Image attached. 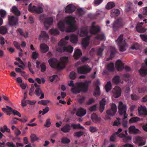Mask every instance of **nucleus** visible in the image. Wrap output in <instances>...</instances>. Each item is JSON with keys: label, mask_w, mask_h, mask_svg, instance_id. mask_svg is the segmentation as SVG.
I'll return each instance as SVG.
<instances>
[{"label": "nucleus", "mask_w": 147, "mask_h": 147, "mask_svg": "<svg viewBox=\"0 0 147 147\" xmlns=\"http://www.w3.org/2000/svg\"><path fill=\"white\" fill-rule=\"evenodd\" d=\"M75 22V18L71 16H69L66 17L64 20H61L59 21L57 26L62 32H73L77 28Z\"/></svg>", "instance_id": "obj_1"}, {"label": "nucleus", "mask_w": 147, "mask_h": 147, "mask_svg": "<svg viewBox=\"0 0 147 147\" xmlns=\"http://www.w3.org/2000/svg\"><path fill=\"white\" fill-rule=\"evenodd\" d=\"M70 38V41L73 43H76L78 40V36L72 34L69 36H66L64 38H62L58 43L56 51L59 52L65 51L72 53L74 50L73 47L70 45L65 46L68 43V40Z\"/></svg>", "instance_id": "obj_2"}, {"label": "nucleus", "mask_w": 147, "mask_h": 147, "mask_svg": "<svg viewBox=\"0 0 147 147\" xmlns=\"http://www.w3.org/2000/svg\"><path fill=\"white\" fill-rule=\"evenodd\" d=\"M100 30V27L96 25L95 23L93 22L92 23L90 28H89L88 27H84L78 31V34H79L80 36H86L82 40V45L83 48H86L89 43V37L87 36L88 31L91 34H94L99 32Z\"/></svg>", "instance_id": "obj_3"}, {"label": "nucleus", "mask_w": 147, "mask_h": 147, "mask_svg": "<svg viewBox=\"0 0 147 147\" xmlns=\"http://www.w3.org/2000/svg\"><path fill=\"white\" fill-rule=\"evenodd\" d=\"M90 81H86L84 82H77L74 84V82L71 80L68 82V85L72 87L71 91L74 94H77L80 92H85L88 88L89 85L90 83Z\"/></svg>", "instance_id": "obj_4"}, {"label": "nucleus", "mask_w": 147, "mask_h": 147, "mask_svg": "<svg viewBox=\"0 0 147 147\" xmlns=\"http://www.w3.org/2000/svg\"><path fill=\"white\" fill-rule=\"evenodd\" d=\"M123 35L121 34L116 40L119 47V51L121 52L125 51L128 47V45L125 42V40H123Z\"/></svg>", "instance_id": "obj_5"}, {"label": "nucleus", "mask_w": 147, "mask_h": 147, "mask_svg": "<svg viewBox=\"0 0 147 147\" xmlns=\"http://www.w3.org/2000/svg\"><path fill=\"white\" fill-rule=\"evenodd\" d=\"M118 108L119 112L120 115H123L125 118L127 117L126 114V112L127 110V105L123 104L121 102H119V103Z\"/></svg>", "instance_id": "obj_6"}, {"label": "nucleus", "mask_w": 147, "mask_h": 147, "mask_svg": "<svg viewBox=\"0 0 147 147\" xmlns=\"http://www.w3.org/2000/svg\"><path fill=\"white\" fill-rule=\"evenodd\" d=\"M69 59L67 57H61L58 62V69H61L64 68L65 65L68 62Z\"/></svg>", "instance_id": "obj_7"}, {"label": "nucleus", "mask_w": 147, "mask_h": 147, "mask_svg": "<svg viewBox=\"0 0 147 147\" xmlns=\"http://www.w3.org/2000/svg\"><path fill=\"white\" fill-rule=\"evenodd\" d=\"M92 68L87 65H84L78 67L77 70L78 73L85 74L89 73L92 70Z\"/></svg>", "instance_id": "obj_8"}, {"label": "nucleus", "mask_w": 147, "mask_h": 147, "mask_svg": "<svg viewBox=\"0 0 147 147\" xmlns=\"http://www.w3.org/2000/svg\"><path fill=\"white\" fill-rule=\"evenodd\" d=\"M32 4L30 3L28 7V10L29 11L35 13H42L43 11V9L41 7H36L35 6H31Z\"/></svg>", "instance_id": "obj_9"}, {"label": "nucleus", "mask_w": 147, "mask_h": 147, "mask_svg": "<svg viewBox=\"0 0 147 147\" xmlns=\"http://www.w3.org/2000/svg\"><path fill=\"white\" fill-rule=\"evenodd\" d=\"M55 19V17L54 16L48 17L45 18L44 22L45 26L47 28H49L53 24V21Z\"/></svg>", "instance_id": "obj_10"}, {"label": "nucleus", "mask_w": 147, "mask_h": 147, "mask_svg": "<svg viewBox=\"0 0 147 147\" xmlns=\"http://www.w3.org/2000/svg\"><path fill=\"white\" fill-rule=\"evenodd\" d=\"M117 111V106L114 104L112 103L111 106V109L108 110L106 111L108 117L114 116Z\"/></svg>", "instance_id": "obj_11"}, {"label": "nucleus", "mask_w": 147, "mask_h": 147, "mask_svg": "<svg viewBox=\"0 0 147 147\" xmlns=\"http://www.w3.org/2000/svg\"><path fill=\"white\" fill-rule=\"evenodd\" d=\"M144 62L145 64H142L139 71L140 75L142 76H145L147 74V58L145 60Z\"/></svg>", "instance_id": "obj_12"}, {"label": "nucleus", "mask_w": 147, "mask_h": 147, "mask_svg": "<svg viewBox=\"0 0 147 147\" xmlns=\"http://www.w3.org/2000/svg\"><path fill=\"white\" fill-rule=\"evenodd\" d=\"M133 142L138 146H143L146 144V141L143 138L138 136L133 139Z\"/></svg>", "instance_id": "obj_13"}, {"label": "nucleus", "mask_w": 147, "mask_h": 147, "mask_svg": "<svg viewBox=\"0 0 147 147\" xmlns=\"http://www.w3.org/2000/svg\"><path fill=\"white\" fill-rule=\"evenodd\" d=\"M138 113L139 116H145L147 115V110L144 105H141L138 107Z\"/></svg>", "instance_id": "obj_14"}, {"label": "nucleus", "mask_w": 147, "mask_h": 147, "mask_svg": "<svg viewBox=\"0 0 147 147\" xmlns=\"http://www.w3.org/2000/svg\"><path fill=\"white\" fill-rule=\"evenodd\" d=\"M48 62L51 67L58 69V66H59L58 61L56 59H50L49 60Z\"/></svg>", "instance_id": "obj_15"}, {"label": "nucleus", "mask_w": 147, "mask_h": 147, "mask_svg": "<svg viewBox=\"0 0 147 147\" xmlns=\"http://www.w3.org/2000/svg\"><path fill=\"white\" fill-rule=\"evenodd\" d=\"M8 20L9 24L11 26H13L16 24L18 22V19L17 17L14 16H9Z\"/></svg>", "instance_id": "obj_16"}, {"label": "nucleus", "mask_w": 147, "mask_h": 147, "mask_svg": "<svg viewBox=\"0 0 147 147\" xmlns=\"http://www.w3.org/2000/svg\"><path fill=\"white\" fill-rule=\"evenodd\" d=\"M128 132L130 134H137L140 133V130L136 128L134 125L131 126L128 128Z\"/></svg>", "instance_id": "obj_17"}, {"label": "nucleus", "mask_w": 147, "mask_h": 147, "mask_svg": "<svg viewBox=\"0 0 147 147\" xmlns=\"http://www.w3.org/2000/svg\"><path fill=\"white\" fill-rule=\"evenodd\" d=\"M114 96L115 98H117L120 96L121 94V90L119 87L116 86L113 91Z\"/></svg>", "instance_id": "obj_18"}, {"label": "nucleus", "mask_w": 147, "mask_h": 147, "mask_svg": "<svg viewBox=\"0 0 147 147\" xmlns=\"http://www.w3.org/2000/svg\"><path fill=\"white\" fill-rule=\"evenodd\" d=\"M75 7L73 4L68 5L65 9V12L67 13H71L74 11Z\"/></svg>", "instance_id": "obj_19"}, {"label": "nucleus", "mask_w": 147, "mask_h": 147, "mask_svg": "<svg viewBox=\"0 0 147 147\" xmlns=\"http://www.w3.org/2000/svg\"><path fill=\"white\" fill-rule=\"evenodd\" d=\"M49 38L48 34L45 31H42L39 36L38 39L41 41L42 40H45Z\"/></svg>", "instance_id": "obj_20"}, {"label": "nucleus", "mask_w": 147, "mask_h": 147, "mask_svg": "<svg viewBox=\"0 0 147 147\" xmlns=\"http://www.w3.org/2000/svg\"><path fill=\"white\" fill-rule=\"evenodd\" d=\"M115 67L117 70L119 71H121L124 68L123 64L120 60H118L116 61Z\"/></svg>", "instance_id": "obj_21"}, {"label": "nucleus", "mask_w": 147, "mask_h": 147, "mask_svg": "<svg viewBox=\"0 0 147 147\" xmlns=\"http://www.w3.org/2000/svg\"><path fill=\"white\" fill-rule=\"evenodd\" d=\"M100 84V83L99 80H97L94 84L95 85L96 87L94 92V94L95 95H99L100 94L99 87L98 86V85Z\"/></svg>", "instance_id": "obj_22"}, {"label": "nucleus", "mask_w": 147, "mask_h": 147, "mask_svg": "<svg viewBox=\"0 0 147 147\" xmlns=\"http://www.w3.org/2000/svg\"><path fill=\"white\" fill-rule=\"evenodd\" d=\"M86 113V111L85 109L82 108H80L78 109L76 114L78 116L82 117L85 115Z\"/></svg>", "instance_id": "obj_23"}, {"label": "nucleus", "mask_w": 147, "mask_h": 147, "mask_svg": "<svg viewBox=\"0 0 147 147\" xmlns=\"http://www.w3.org/2000/svg\"><path fill=\"white\" fill-rule=\"evenodd\" d=\"M71 130V128L69 125L66 124L60 128V130L62 132L66 133L69 132Z\"/></svg>", "instance_id": "obj_24"}, {"label": "nucleus", "mask_w": 147, "mask_h": 147, "mask_svg": "<svg viewBox=\"0 0 147 147\" xmlns=\"http://www.w3.org/2000/svg\"><path fill=\"white\" fill-rule=\"evenodd\" d=\"M35 93L37 96H40L39 97L40 98L42 99L44 98V94L42 92L39 88H36L35 92Z\"/></svg>", "instance_id": "obj_25"}, {"label": "nucleus", "mask_w": 147, "mask_h": 147, "mask_svg": "<svg viewBox=\"0 0 147 147\" xmlns=\"http://www.w3.org/2000/svg\"><path fill=\"white\" fill-rule=\"evenodd\" d=\"M122 26L121 20H119L113 23V29L115 30V29L117 28H119Z\"/></svg>", "instance_id": "obj_26"}, {"label": "nucleus", "mask_w": 147, "mask_h": 147, "mask_svg": "<svg viewBox=\"0 0 147 147\" xmlns=\"http://www.w3.org/2000/svg\"><path fill=\"white\" fill-rule=\"evenodd\" d=\"M143 24V23L142 22L140 23V24H138L136 26V29L137 31L140 33H142L144 32L146 29L143 28L142 27Z\"/></svg>", "instance_id": "obj_27"}, {"label": "nucleus", "mask_w": 147, "mask_h": 147, "mask_svg": "<svg viewBox=\"0 0 147 147\" xmlns=\"http://www.w3.org/2000/svg\"><path fill=\"white\" fill-rule=\"evenodd\" d=\"M106 100L104 98L102 99L100 101L99 107V111L101 113H102L104 111L105 106V105Z\"/></svg>", "instance_id": "obj_28"}, {"label": "nucleus", "mask_w": 147, "mask_h": 147, "mask_svg": "<svg viewBox=\"0 0 147 147\" xmlns=\"http://www.w3.org/2000/svg\"><path fill=\"white\" fill-rule=\"evenodd\" d=\"M40 49L41 52L43 53L47 52L49 50V47L44 43H42L40 45Z\"/></svg>", "instance_id": "obj_29"}, {"label": "nucleus", "mask_w": 147, "mask_h": 147, "mask_svg": "<svg viewBox=\"0 0 147 147\" xmlns=\"http://www.w3.org/2000/svg\"><path fill=\"white\" fill-rule=\"evenodd\" d=\"M17 33L18 35H21L25 38L27 37L28 36V32L24 33L23 30L21 28H19L17 30Z\"/></svg>", "instance_id": "obj_30"}, {"label": "nucleus", "mask_w": 147, "mask_h": 147, "mask_svg": "<svg viewBox=\"0 0 147 147\" xmlns=\"http://www.w3.org/2000/svg\"><path fill=\"white\" fill-rule=\"evenodd\" d=\"M118 136L120 138H123V141L125 142H127L128 140H131V137L125 136L123 134H119L118 135Z\"/></svg>", "instance_id": "obj_31"}, {"label": "nucleus", "mask_w": 147, "mask_h": 147, "mask_svg": "<svg viewBox=\"0 0 147 147\" xmlns=\"http://www.w3.org/2000/svg\"><path fill=\"white\" fill-rule=\"evenodd\" d=\"M13 44L14 46L16 48L19 50V55L20 56H22V55L23 51L22 50L20 49L19 43L17 41H14L13 42Z\"/></svg>", "instance_id": "obj_32"}, {"label": "nucleus", "mask_w": 147, "mask_h": 147, "mask_svg": "<svg viewBox=\"0 0 147 147\" xmlns=\"http://www.w3.org/2000/svg\"><path fill=\"white\" fill-rule=\"evenodd\" d=\"M82 52L81 50L78 49L75 50L74 57L75 59H78L81 56Z\"/></svg>", "instance_id": "obj_33"}, {"label": "nucleus", "mask_w": 147, "mask_h": 147, "mask_svg": "<svg viewBox=\"0 0 147 147\" xmlns=\"http://www.w3.org/2000/svg\"><path fill=\"white\" fill-rule=\"evenodd\" d=\"M91 118L92 121L94 122H98L100 121V118L95 114H92L91 116Z\"/></svg>", "instance_id": "obj_34"}, {"label": "nucleus", "mask_w": 147, "mask_h": 147, "mask_svg": "<svg viewBox=\"0 0 147 147\" xmlns=\"http://www.w3.org/2000/svg\"><path fill=\"white\" fill-rule=\"evenodd\" d=\"M142 119H141L137 117H133L130 118L129 120V122L131 123H136L138 121H141Z\"/></svg>", "instance_id": "obj_35"}, {"label": "nucleus", "mask_w": 147, "mask_h": 147, "mask_svg": "<svg viewBox=\"0 0 147 147\" xmlns=\"http://www.w3.org/2000/svg\"><path fill=\"white\" fill-rule=\"evenodd\" d=\"M49 34L53 35H57L59 34V32L57 28L52 29L49 32Z\"/></svg>", "instance_id": "obj_36"}, {"label": "nucleus", "mask_w": 147, "mask_h": 147, "mask_svg": "<svg viewBox=\"0 0 147 147\" xmlns=\"http://www.w3.org/2000/svg\"><path fill=\"white\" fill-rule=\"evenodd\" d=\"M11 11L12 12L18 16L20 15V12L19 11L17 7L16 6L13 7L11 8Z\"/></svg>", "instance_id": "obj_37"}, {"label": "nucleus", "mask_w": 147, "mask_h": 147, "mask_svg": "<svg viewBox=\"0 0 147 147\" xmlns=\"http://www.w3.org/2000/svg\"><path fill=\"white\" fill-rule=\"evenodd\" d=\"M71 126L74 129H84V127L81 126L79 124H72L71 125Z\"/></svg>", "instance_id": "obj_38"}, {"label": "nucleus", "mask_w": 147, "mask_h": 147, "mask_svg": "<svg viewBox=\"0 0 147 147\" xmlns=\"http://www.w3.org/2000/svg\"><path fill=\"white\" fill-rule=\"evenodd\" d=\"M0 131L2 133L7 132L8 133H10V130L7 127L6 125H4L3 127H1L0 129Z\"/></svg>", "instance_id": "obj_39"}, {"label": "nucleus", "mask_w": 147, "mask_h": 147, "mask_svg": "<svg viewBox=\"0 0 147 147\" xmlns=\"http://www.w3.org/2000/svg\"><path fill=\"white\" fill-rule=\"evenodd\" d=\"M17 61H18L19 63L22 64V65H18V67L22 68V69H24L25 67V65L24 64L23 61L21 60L20 58H17L16 59Z\"/></svg>", "instance_id": "obj_40"}, {"label": "nucleus", "mask_w": 147, "mask_h": 147, "mask_svg": "<svg viewBox=\"0 0 147 147\" xmlns=\"http://www.w3.org/2000/svg\"><path fill=\"white\" fill-rule=\"evenodd\" d=\"M7 30L5 27L3 26L0 27V33L1 34H5L7 33Z\"/></svg>", "instance_id": "obj_41"}, {"label": "nucleus", "mask_w": 147, "mask_h": 147, "mask_svg": "<svg viewBox=\"0 0 147 147\" xmlns=\"http://www.w3.org/2000/svg\"><path fill=\"white\" fill-rule=\"evenodd\" d=\"M115 4L113 2H109L107 3L106 8L107 9H110L115 6Z\"/></svg>", "instance_id": "obj_42"}, {"label": "nucleus", "mask_w": 147, "mask_h": 147, "mask_svg": "<svg viewBox=\"0 0 147 147\" xmlns=\"http://www.w3.org/2000/svg\"><path fill=\"white\" fill-rule=\"evenodd\" d=\"M95 39L98 40H105V38L104 35L101 33L98 34V36Z\"/></svg>", "instance_id": "obj_43"}, {"label": "nucleus", "mask_w": 147, "mask_h": 147, "mask_svg": "<svg viewBox=\"0 0 147 147\" xmlns=\"http://www.w3.org/2000/svg\"><path fill=\"white\" fill-rule=\"evenodd\" d=\"M105 88L107 92H109L111 89V83L110 82H107L105 86Z\"/></svg>", "instance_id": "obj_44"}, {"label": "nucleus", "mask_w": 147, "mask_h": 147, "mask_svg": "<svg viewBox=\"0 0 147 147\" xmlns=\"http://www.w3.org/2000/svg\"><path fill=\"white\" fill-rule=\"evenodd\" d=\"M110 51L111 53L110 54V58L109 59H111L113 57V55L116 52L117 50L114 47H111L110 48Z\"/></svg>", "instance_id": "obj_45"}, {"label": "nucleus", "mask_w": 147, "mask_h": 147, "mask_svg": "<svg viewBox=\"0 0 147 147\" xmlns=\"http://www.w3.org/2000/svg\"><path fill=\"white\" fill-rule=\"evenodd\" d=\"M107 68L109 71H113L114 69V64L112 63L109 64L107 66Z\"/></svg>", "instance_id": "obj_46"}, {"label": "nucleus", "mask_w": 147, "mask_h": 147, "mask_svg": "<svg viewBox=\"0 0 147 147\" xmlns=\"http://www.w3.org/2000/svg\"><path fill=\"white\" fill-rule=\"evenodd\" d=\"M120 80L119 77L117 76H116L114 77L113 79V82L115 84L118 83Z\"/></svg>", "instance_id": "obj_47"}, {"label": "nucleus", "mask_w": 147, "mask_h": 147, "mask_svg": "<svg viewBox=\"0 0 147 147\" xmlns=\"http://www.w3.org/2000/svg\"><path fill=\"white\" fill-rule=\"evenodd\" d=\"M104 47L103 46H102L101 47L99 48L97 50V53L98 55L99 56H101V53L104 49Z\"/></svg>", "instance_id": "obj_48"}, {"label": "nucleus", "mask_w": 147, "mask_h": 147, "mask_svg": "<svg viewBox=\"0 0 147 147\" xmlns=\"http://www.w3.org/2000/svg\"><path fill=\"white\" fill-rule=\"evenodd\" d=\"M139 47V45L137 43L133 44L132 46L131 47L130 49L132 50H138Z\"/></svg>", "instance_id": "obj_49"}, {"label": "nucleus", "mask_w": 147, "mask_h": 147, "mask_svg": "<svg viewBox=\"0 0 147 147\" xmlns=\"http://www.w3.org/2000/svg\"><path fill=\"white\" fill-rule=\"evenodd\" d=\"M50 102V101L48 100H42L41 101H39L38 102V104H41L43 105H46L49 103Z\"/></svg>", "instance_id": "obj_50"}, {"label": "nucleus", "mask_w": 147, "mask_h": 147, "mask_svg": "<svg viewBox=\"0 0 147 147\" xmlns=\"http://www.w3.org/2000/svg\"><path fill=\"white\" fill-rule=\"evenodd\" d=\"M125 118L122 119V124L124 127L127 128L128 126V122L125 119Z\"/></svg>", "instance_id": "obj_51"}, {"label": "nucleus", "mask_w": 147, "mask_h": 147, "mask_svg": "<svg viewBox=\"0 0 147 147\" xmlns=\"http://www.w3.org/2000/svg\"><path fill=\"white\" fill-rule=\"evenodd\" d=\"M51 125V123L50 121V119L49 118H48L47 119L45 122V125L46 127H49Z\"/></svg>", "instance_id": "obj_52"}, {"label": "nucleus", "mask_w": 147, "mask_h": 147, "mask_svg": "<svg viewBox=\"0 0 147 147\" xmlns=\"http://www.w3.org/2000/svg\"><path fill=\"white\" fill-rule=\"evenodd\" d=\"M30 138L32 142H34V141L37 140L38 139L36 135L35 134H31Z\"/></svg>", "instance_id": "obj_53"}, {"label": "nucleus", "mask_w": 147, "mask_h": 147, "mask_svg": "<svg viewBox=\"0 0 147 147\" xmlns=\"http://www.w3.org/2000/svg\"><path fill=\"white\" fill-rule=\"evenodd\" d=\"M27 66L30 72L32 74H33L34 73V72L32 68L30 62H28Z\"/></svg>", "instance_id": "obj_54"}, {"label": "nucleus", "mask_w": 147, "mask_h": 147, "mask_svg": "<svg viewBox=\"0 0 147 147\" xmlns=\"http://www.w3.org/2000/svg\"><path fill=\"white\" fill-rule=\"evenodd\" d=\"M83 134L82 131H78L75 133L74 135L75 136L77 137H79L81 136Z\"/></svg>", "instance_id": "obj_55"}, {"label": "nucleus", "mask_w": 147, "mask_h": 147, "mask_svg": "<svg viewBox=\"0 0 147 147\" xmlns=\"http://www.w3.org/2000/svg\"><path fill=\"white\" fill-rule=\"evenodd\" d=\"M41 71L42 72L45 71L46 69V65L44 63H42L40 65Z\"/></svg>", "instance_id": "obj_56"}, {"label": "nucleus", "mask_w": 147, "mask_h": 147, "mask_svg": "<svg viewBox=\"0 0 147 147\" xmlns=\"http://www.w3.org/2000/svg\"><path fill=\"white\" fill-rule=\"evenodd\" d=\"M0 15L2 17H4L6 16V12L3 9L0 10Z\"/></svg>", "instance_id": "obj_57"}, {"label": "nucleus", "mask_w": 147, "mask_h": 147, "mask_svg": "<svg viewBox=\"0 0 147 147\" xmlns=\"http://www.w3.org/2000/svg\"><path fill=\"white\" fill-rule=\"evenodd\" d=\"M76 73L74 72H71L70 73L69 75V77L70 79H74L76 77Z\"/></svg>", "instance_id": "obj_58"}, {"label": "nucleus", "mask_w": 147, "mask_h": 147, "mask_svg": "<svg viewBox=\"0 0 147 147\" xmlns=\"http://www.w3.org/2000/svg\"><path fill=\"white\" fill-rule=\"evenodd\" d=\"M140 36L143 41L145 42H147V35L144 34H140Z\"/></svg>", "instance_id": "obj_59"}, {"label": "nucleus", "mask_w": 147, "mask_h": 147, "mask_svg": "<svg viewBox=\"0 0 147 147\" xmlns=\"http://www.w3.org/2000/svg\"><path fill=\"white\" fill-rule=\"evenodd\" d=\"M103 0H94V4L95 6H98L100 4Z\"/></svg>", "instance_id": "obj_60"}, {"label": "nucleus", "mask_w": 147, "mask_h": 147, "mask_svg": "<svg viewBox=\"0 0 147 147\" xmlns=\"http://www.w3.org/2000/svg\"><path fill=\"white\" fill-rule=\"evenodd\" d=\"M69 142V140L67 138H63L61 140V142L63 143H68Z\"/></svg>", "instance_id": "obj_61"}, {"label": "nucleus", "mask_w": 147, "mask_h": 147, "mask_svg": "<svg viewBox=\"0 0 147 147\" xmlns=\"http://www.w3.org/2000/svg\"><path fill=\"white\" fill-rule=\"evenodd\" d=\"M38 56V54L36 52H33L32 54V57L34 59H36Z\"/></svg>", "instance_id": "obj_62"}, {"label": "nucleus", "mask_w": 147, "mask_h": 147, "mask_svg": "<svg viewBox=\"0 0 147 147\" xmlns=\"http://www.w3.org/2000/svg\"><path fill=\"white\" fill-rule=\"evenodd\" d=\"M12 112L14 115H18L19 117L21 116V115L20 113L15 110H13Z\"/></svg>", "instance_id": "obj_63"}, {"label": "nucleus", "mask_w": 147, "mask_h": 147, "mask_svg": "<svg viewBox=\"0 0 147 147\" xmlns=\"http://www.w3.org/2000/svg\"><path fill=\"white\" fill-rule=\"evenodd\" d=\"M120 119L117 118V120L115 121L113 123V125L115 126H118L120 125V123L119 121Z\"/></svg>", "instance_id": "obj_64"}]
</instances>
